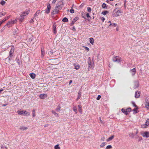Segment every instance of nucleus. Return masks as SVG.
Returning <instances> with one entry per match:
<instances>
[{
  "label": "nucleus",
  "mask_w": 149,
  "mask_h": 149,
  "mask_svg": "<svg viewBox=\"0 0 149 149\" xmlns=\"http://www.w3.org/2000/svg\"><path fill=\"white\" fill-rule=\"evenodd\" d=\"M68 21V19L65 17L64 18L62 19V21L63 22H67Z\"/></svg>",
  "instance_id": "nucleus-29"
},
{
  "label": "nucleus",
  "mask_w": 149,
  "mask_h": 149,
  "mask_svg": "<svg viewBox=\"0 0 149 149\" xmlns=\"http://www.w3.org/2000/svg\"><path fill=\"white\" fill-rule=\"evenodd\" d=\"M39 96L41 99H44L47 97V95L45 94H43L40 95Z\"/></svg>",
  "instance_id": "nucleus-11"
},
{
  "label": "nucleus",
  "mask_w": 149,
  "mask_h": 149,
  "mask_svg": "<svg viewBox=\"0 0 149 149\" xmlns=\"http://www.w3.org/2000/svg\"><path fill=\"white\" fill-rule=\"evenodd\" d=\"M35 111V109H33L32 111V113H33L32 116L33 117H34L36 116Z\"/></svg>",
  "instance_id": "nucleus-31"
},
{
  "label": "nucleus",
  "mask_w": 149,
  "mask_h": 149,
  "mask_svg": "<svg viewBox=\"0 0 149 149\" xmlns=\"http://www.w3.org/2000/svg\"><path fill=\"white\" fill-rule=\"evenodd\" d=\"M5 2L4 1H3V0L1 1L0 2L1 4L3 5H4L5 4Z\"/></svg>",
  "instance_id": "nucleus-45"
},
{
  "label": "nucleus",
  "mask_w": 149,
  "mask_h": 149,
  "mask_svg": "<svg viewBox=\"0 0 149 149\" xmlns=\"http://www.w3.org/2000/svg\"><path fill=\"white\" fill-rule=\"evenodd\" d=\"M101 97V96L100 95H99L98 96L96 99L97 100H99L100 99Z\"/></svg>",
  "instance_id": "nucleus-49"
},
{
  "label": "nucleus",
  "mask_w": 149,
  "mask_h": 149,
  "mask_svg": "<svg viewBox=\"0 0 149 149\" xmlns=\"http://www.w3.org/2000/svg\"><path fill=\"white\" fill-rule=\"evenodd\" d=\"M108 12L107 11H105L103 12H102V14H103L104 15H105Z\"/></svg>",
  "instance_id": "nucleus-34"
},
{
  "label": "nucleus",
  "mask_w": 149,
  "mask_h": 149,
  "mask_svg": "<svg viewBox=\"0 0 149 149\" xmlns=\"http://www.w3.org/2000/svg\"><path fill=\"white\" fill-rule=\"evenodd\" d=\"M127 113L128 112H130L131 111V109L130 108H129L128 109H126Z\"/></svg>",
  "instance_id": "nucleus-48"
},
{
  "label": "nucleus",
  "mask_w": 149,
  "mask_h": 149,
  "mask_svg": "<svg viewBox=\"0 0 149 149\" xmlns=\"http://www.w3.org/2000/svg\"><path fill=\"white\" fill-rule=\"evenodd\" d=\"M134 106L135 107H137V106L135 104H134Z\"/></svg>",
  "instance_id": "nucleus-62"
},
{
  "label": "nucleus",
  "mask_w": 149,
  "mask_h": 149,
  "mask_svg": "<svg viewBox=\"0 0 149 149\" xmlns=\"http://www.w3.org/2000/svg\"><path fill=\"white\" fill-rule=\"evenodd\" d=\"M149 125V119H148L146 122L145 124L142 125L141 127L143 128H145L148 127Z\"/></svg>",
  "instance_id": "nucleus-3"
},
{
  "label": "nucleus",
  "mask_w": 149,
  "mask_h": 149,
  "mask_svg": "<svg viewBox=\"0 0 149 149\" xmlns=\"http://www.w3.org/2000/svg\"><path fill=\"white\" fill-rule=\"evenodd\" d=\"M136 71V70L135 68H134L133 69L131 70L130 71L133 76L135 74Z\"/></svg>",
  "instance_id": "nucleus-9"
},
{
  "label": "nucleus",
  "mask_w": 149,
  "mask_h": 149,
  "mask_svg": "<svg viewBox=\"0 0 149 149\" xmlns=\"http://www.w3.org/2000/svg\"><path fill=\"white\" fill-rule=\"evenodd\" d=\"M80 68V66L79 65H75L74 68L76 70H78Z\"/></svg>",
  "instance_id": "nucleus-27"
},
{
  "label": "nucleus",
  "mask_w": 149,
  "mask_h": 149,
  "mask_svg": "<svg viewBox=\"0 0 149 149\" xmlns=\"http://www.w3.org/2000/svg\"><path fill=\"white\" fill-rule=\"evenodd\" d=\"M18 31V29H16V30H15L14 31V35H17V32Z\"/></svg>",
  "instance_id": "nucleus-40"
},
{
  "label": "nucleus",
  "mask_w": 149,
  "mask_h": 149,
  "mask_svg": "<svg viewBox=\"0 0 149 149\" xmlns=\"http://www.w3.org/2000/svg\"><path fill=\"white\" fill-rule=\"evenodd\" d=\"M52 111V113L54 114L55 116H58V114L55 111Z\"/></svg>",
  "instance_id": "nucleus-32"
},
{
  "label": "nucleus",
  "mask_w": 149,
  "mask_h": 149,
  "mask_svg": "<svg viewBox=\"0 0 149 149\" xmlns=\"http://www.w3.org/2000/svg\"><path fill=\"white\" fill-rule=\"evenodd\" d=\"M59 144H58L54 146L55 149H60V147L59 146Z\"/></svg>",
  "instance_id": "nucleus-23"
},
{
  "label": "nucleus",
  "mask_w": 149,
  "mask_h": 149,
  "mask_svg": "<svg viewBox=\"0 0 149 149\" xmlns=\"http://www.w3.org/2000/svg\"><path fill=\"white\" fill-rule=\"evenodd\" d=\"M138 130H136V132H135L136 134H138Z\"/></svg>",
  "instance_id": "nucleus-59"
},
{
  "label": "nucleus",
  "mask_w": 149,
  "mask_h": 149,
  "mask_svg": "<svg viewBox=\"0 0 149 149\" xmlns=\"http://www.w3.org/2000/svg\"><path fill=\"white\" fill-rule=\"evenodd\" d=\"M140 95V93L139 92L136 91L135 92V97L136 98H139Z\"/></svg>",
  "instance_id": "nucleus-12"
},
{
  "label": "nucleus",
  "mask_w": 149,
  "mask_h": 149,
  "mask_svg": "<svg viewBox=\"0 0 149 149\" xmlns=\"http://www.w3.org/2000/svg\"><path fill=\"white\" fill-rule=\"evenodd\" d=\"M24 19V16H22V15H21L19 17V20L20 22H22Z\"/></svg>",
  "instance_id": "nucleus-20"
},
{
  "label": "nucleus",
  "mask_w": 149,
  "mask_h": 149,
  "mask_svg": "<svg viewBox=\"0 0 149 149\" xmlns=\"http://www.w3.org/2000/svg\"><path fill=\"white\" fill-rule=\"evenodd\" d=\"M114 135L111 136V137L109 138H108L109 140L110 141V140H112L114 138Z\"/></svg>",
  "instance_id": "nucleus-36"
},
{
  "label": "nucleus",
  "mask_w": 149,
  "mask_h": 149,
  "mask_svg": "<svg viewBox=\"0 0 149 149\" xmlns=\"http://www.w3.org/2000/svg\"><path fill=\"white\" fill-rule=\"evenodd\" d=\"M78 109L80 113H82L81 106L80 105H78Z\"/></svg>",
  "instance_id": "nucleus-18"
},
{
  "label": "nucleus",
  "mask_w": 149,
  "mask_h": 149,
  "mask_svg": "<svg viewBox=\"0 0 149 149\" xmlns=\"http://www.w3.org/2000/svg\"><path fill=\"white\" fill-rule=\"evenodd\" d=\"M10 17V16H8L6 17H5L3 19V21H4V22L6 20H7L8 19H9Z\"/></svg>",
  "instance_id": "nucleus-37"
},
{
  "label": "nucleus",
  "mask_w": 149,
  "mask_h": 149,
  "mask_svg": "<svg viewBox=\"0 0 149 149\" xmlns=\"http://www.w3.org/2000/svg\"><path fill=\"white\" fill-rule=\"evenodd\" d=\"M138 138L139 139V141H140L141 140H142V138L141 137V136H139L138 137Z\"/></svg>",
  "instance_id": "nucleus-52"
},
{
  "label": "nucleus",
  "mask_w": 149,
  "mask_h": 149,
  "mask_svg": "<svg viewBox=\"0 0 149 149\" xmlns=\"http://www.w3.org/2000/svg\"><path fill=\"white\" fill-rule=\"evenodd\" d=\"M29 13V12L28 11H26L24 12H23L21 14L24 17L26 16Z\"/></svg>",
  "instance_id": "nucleus-14"
},
{
  "label": "nucleus",
  "mask_w": 149,
  "mask_h": 149,
  "mask_svg": "<svg viewBox=\"0 0 149 149\" xmlns=\"http://www.w3.org/2000/svg\"><path fill=\"white\" fill-rule=\"evenodd\" d=\"M146 107L147 109H149V102H146Z\"/></svg>",
  "instance_id": "nucleus-33"
},
{
  "label": "nucleus",
  "mask_w": 149,
  "mask_h": 149,
  "mask_svg": "<svg viewBox=\"0 0 149 149\" xmlns=\"http://www.w3.org/2000/svg\"><path fill=\"white\" fill-rule=\"evenodd\" d=\"M40 10H38L34 15L35 18L38 16L40 12Z\"/></svg>",
  "instance_id": "nucleus-15"
},
{
  "label": "nucleus",
  "mask_w": 149,
  "mask_h": 149,
  "mask_svg": "<svg viewBox=\"0 0 149 149\" xmlns=\"http://www.w3.org/2000/svg\"><path fill=\"white\" fill-rule=\"evenodd\" d=\"M81 95V92L80 91H79L78 94V96L77 98V100H78L80 98Z\"/></svg>",
  "instance_id": "nucleus-26"
},
{
  "label": "nucleus",
  "mask_w": 149,
  "mask_h": 149,
  "mask_svg": "<svg viewBox=\"0 0 149 149\" xmlns=\"http://www.w3.org/2000/svg\"><path fill=\"white\" fill-rule=\"evenodd\" d=\"M47 9H46L45 12L47 14L49 13L50 12V10L51 9V6L49 4L47 5Z\"/></svg>",
  "instance_id": "nucleus-6"
},
{
  "label": "nucleus",
  "mask_w": 149,
  "mask_h": 149,
  "mask_svg": "<svg viewBox=\"0 0 149 149\" xmlns=\"http://www.w3.org/2000/svg\"><path fill=\"white\" fill-rule=\"evenodd\" d=\"M87 9H88V11L89 12H91V8L88 7V8H87Z\"/></svg>",
  "instance_id": "nucleus-50"
},
{
  "label": "nucleus",
  "mask_w": 149,
  "mask_h": 149,
  "mask_svg": "<svg viewBox=\"0 0 149 149\" xmlns=\"http://www.w3.org/2000/svg\"><path fill=\"white\" fill-rule=\"evenodd\" d=\"M138 109V108H135V109H134L133 110V111H134L135 112V113H137V110Z\"/></svg>",
  "instance_id": "nucleus-46"
},
{
  "label": "nucleus",
  "mask_w": 149,
  "mask_h": 149,
  "mask_svg": "<svg viewBox=\"0 0 149 149\" xmlns=\"http://www.w3.org/2000/svg\"><path fill=\"white\" fill-rule=\"evenodd\" d=\"M64 5L63 2L60 1L58 2L55 7V9L52 11L53 14H56L58 13L59 11L61 10Z\"/></svg>",
  "instance_id": "nucleus-1"
},
{
  "label": "nucleus",
  "mask_w": 149,
  "mask_h": 149,
  "mask_svg": "<svg viewBox=\"0 0 149 149\" xmlns=\"http://www.w3.org/2000/svg\"><path fill=\"white\" fill-rule=\"evenodd\" d=\"M129 135L130 137H132V138H133L134 137V134L133 133H130Z\"/></svg>",
  "instance_id": "nucleus-44"
},
{
  "label": "nucleus",
  "mask_w": 149,
  "mask_h": 149,
  "mask_svg": "<svg viewBox=\"0 0 149 149\" xmlns=\"http://www.w3.org/2000/svg\"><path fill=\"white\" fill-rule=\"evenodd\" d=\"M116 24L114 23H111V24H110L109 26H116Z\"/></svg>",
  "instance_id": "nucleus-39"
},
{
  "label": "nucleus",
  "mask_w": 149,
  "mask_h": 149,
  "mask_svg": "<svg viewBox=\"0 0 149 149\" xmlns=\"http://www.w3.org/2000/svg\"><path fill=\"white\" fill-rule=\"evenodd\" d=\"M29 75L31 77V78L33 79H34L35 78L36 76V74L33 73H30Z\"/></svg>",
  "instance_id": "nucleus-16"
},
{
  "label": "nucleus",
  "mask_w": 149,
  "mask_h": 149,
  "mask_svg": "<svg viewBox=\"0 0 149 149\" xmlns=\"http://www.w3.org/2000/svg\"><path fill=\"white\" fill-rule=\"evenodd\" d=\"M73 110L75 112V113L76 114L77 113V108L76 107H73Z\"/></svg>",
  "instance_id": "nucleus-28"
},
{
  "label": "nucleus",
  "mask_w": 149,
  "mask_h": 149,
  "mask_svg": "<svg viewBox=\"0 0 149 149\" xmlns=\"http://www.w3.org/2000/svg\"><path fill=\"white\" fill-rule=\"evenodd\" d=\"M53 28L54 29V33H56V25H53Z\"/></svg>",
  "instance_id": "nucleus-38"
},
{
  "label": "nucleus",
  "mask_w": 149,
  "mask_h": 149,
  "mask_svg": "<svg viewBox=\"0 0 149 149\" xmlns=\"http://www.w3.org/2000/svg\"><path fill=\"white\" fill-rule=\"evenodd\" d=\"M106 144V142L102 143L100 145V147L101 148H102Z\"/></svg>",
  "instance_id": "nucleus-30"
},
{
  "label": "nucleus",
  "mask_w": 149,
  "mask_h": 149,
  "mask_svg": "<svg viewBox=\"0 0 149 149\" xmlns=\"http://www.w3.org/2000/svg\"><path fill=\"white\" fill-rule=\"evenodd\" d=\"M17 112L18 114L19 115L22 114L23 115H24L23 114V111H22L21 110H19L17 111Z\"/></svg>",
  "instance_id": "nucleus-22"
},
{
  "label": "nucleus",
  "mask_w": 149,
  "mask_h": 149,
  "mask_svg": "<svg viewBox=\"0 0 149 149\" xmlns=\"http://www.w3.org/2000/svg\"><path fill=\"white\" fill-rule=\"evenodd\" d=\"M121 11L118 8H116L113 11V16L114 17H118L120 15Z\"/></svg>",
  "instance_id": "nucleus-2"
},
{
  "label": "nucleus",
  "mask_w": 149,
  "mask_h": 149,
  "mask_svg": "<svg viewBox=\"0 0 149 149\" xmlns=\"http://www.w3.org/2000/svg\"><path fill=\"white\" fill-rule=\"evenodd\" d=\"M86 17H91H91L89 15L88 13H87L86 14Z\"/></svg>",
  "instance_id": "nucleus-55"
},
{
  "label": "nucleus",
  "mask_w": 149,
  "mask_h": 149,
  "mask_svg": "<svg viewBox=\"0 0 149 149\" xmlns=\"http://www.w3.org/2000/svg\"><path fill=\"white\" fill-rule=\"evenodd\" d=\"M72 82V80H70L69 82V84H70Z\"/></svg>",
  "instance_id": "nucleus-60"
},
{
  "label": "nucleus",
  "mask_w": 149,
  "mask_h": 149,
  "mask_svg": "<svg viewBox=\"0 0 149 149\" xmlns=\"http://www.w3.org/2000/svg\"><path fill=\"white\" fill-rule=\"evenodd\" d=\"M99 120H100V123H102V124H103L104 123H103V121L102 120H101V118H100V117H99Z\"/></svg>",
  "instance_id": "nucleus-53"
},
{
  "label": "nucleus",
  "mask_w": 149,
  "mask_h": 149,
  "mask_svg": "<svg viewBox=\"0 0 149 149\" xmlns=\"http://www.w3.org/2000/svg\"><path fill=\"white\" fill-rule=\"evenodd\" d=\"M58 110L59 111L60 110V108H58L57 109H56V110Z\"/></svg>",
  "instance_id": "nucleus-64"
},
{
  "label": "nucleus",
  "mask_w": 149,
  "mask_h": 149,
  "mask_svg": "<svg viewBox=\"0 0 149 149\" xmlns=\"http://www.w3.org/2000/svg\"><path fill=\"white\" fill-rule=\"evenodd\" d=\"M113 61L115 62L119 63L120 61V60L119 58H117V56H116L113 58Z\"/></svg>",
  "instance_id": "nucleus-10"
},
{
  "label": "nucleus",
  "mask_w": 149,
  "mask_h": 149,
  "mask_svg": "<svg viewBox=\"0 0 149 149\" xmlns=\"http://www.w3.org/2000/svg\"><path fill=\"white\" fill-rule=\"evenodd\" d=\"M81 14H82V16H84V15L85 14V13H82Z\"/></svg>",
  "instance_id": "nucleus-61"
},
{
  "label": "nucleus",
  "mask_w": 149,
  "mask_h": 149,
  "mask_svg": "<svg viewBox=\"0 0 149 149\" xmlns=\"http://www.w3.org/2000/svg\"><path fill=\"white\" fill-rule=\"evenodd\" d=\"M3 91V89H0V93Z\"/></svg>",
  "instance_id": "nucleus-63"
},
{
  "label": "nucleus",
  "mask_w": 149,
  "mask_h": 149,
  "mask_svg": "<svg viewBox=\"0 0 149 149\" xmlns=\"http://www.w3.org/2000/svg\"><path fill=\"white\" fill-rule=\"evenodd\" d=\"M45 52L44 50L42 48L41 49V57L43 58L45 55Z\"/></svg>",
  "instance_id": "nucleus-13"
},
{
  "label": "nucleus",
  "mask_w": 149,
  "mask_h": 149,
  "mask_svg": "<svg viewBox=\"0 0 149 149\" xmlns=\"http://www.w3.org/2000/svg\"><path fill=\"white\" fill-rule=\"evenodd\" d=\"M101 19L102 20V22H104L105 20V18L103 17L101 18Z\"/></svg>",
  "instance_id": "nucleus-54"
},
{
  "label": "nucleus",
  "mask_w": 149,
  "mask_h": 149,
  "mask_svg": "<svg viewBox=\"0 0 149 149\" xmlns=\"http://www.w3.org/2000/svg\"><path fill=\"white\" fill-rule=\"evenodd\" d=\"M4 22V21H3V20H2V21H1V22H0V26Z\"/></svg>",
  "instance_id": "nucleus-58"
},
{
  "label": "nucleus",
  "mask_w": 149,
  "mask_h": 149,
  "mask_svg": "<svg viewBox=\"0 0 149 149\" xmlns=\"http://www.w3.org/2000/svg\"><path fill=\"white\" fill-rule=\"evenodd\" d=\"M53 52H52V51H50L49 53H48V54L49 55H52V54H53Z\"/></svg>",
  "instance_id": "nucleus-51"
},
{
  "label": "nucleus",
  "mask_w": 149,
  "mask_h": 149,
  "mask_svg": "<svg viewBox=\"0 0 149 149\" xmlns=\"http://www.w3.org/2000/svg\"><path fill=\"white\" fill-rule=\"evenodd\" d=\"M6 13H0V17L3 16H4L6 14Z\"/></svg>",
  "instance_id": "nucleus-43"
},
{
  "label": "nucleus",
  "mask_w": 149,
  "mask_h": 149,
  "mask_svg": "<svg viewBox=\"0 0 149 149\" xmlns=\"http://www.w3.org/2000/svg\"><path fill=\"white\" fill-rule=\"evenodd\" d=\"M14 51V47H12L9 53H10V55L9 57H11L12 56L13 54V52Z\"/></svg>",
  "instance_id": "nucleus-7"
},
{
  "label": "nucleus",
  "mask_w": 149,
  "mask_h": 149,
  "mask_svg": "<svg viewBox=\"0 0 149 149\" xmlns=\"http://www.w3.org/2000/svg\"><path fill=\"white\" fill-rule=\"evenodd\" d=\"M23 114L24 115H26V116H28L30 115V113L29 112H27L26 111H23Z\"/></svg>",
  "instance_id": "nucleus-19"
},
{
  "label": "nucleus",
  "mask_w": 149,
  "mask_h": 149,
  "mask_svg": "<svg viewBox=\"0 0 149 149\" xmlns=\"http://www.w3.org/2000/svg\"><path fill=\"white\" fill-rule=\"evenodd\" d=\"M102 7L103 8H107V7L106 6V5L105 3H103L102 5Z\"/></svg>",
  "instance_id": "nucleus-35"
},
{
  "label": "nucleus",
  "mask_w": 149,
  "mask_h": 149,
  "mask_svg": "<svg viewBox=\"0 0 149 149\" xmlns=\"http://www.w3.org/2000/svg\"><path fill=\"white\" fill-rule=\"evenodd\" d=\"M83 47L85 48V49L86 50V51L87 52H88L89 50V48L85 46H83Z\"/></svg>",
  "instance_id": "nucleus-42"
},
{
  "label": "nucleus",
  "mask_w": 149,
  "mask_h": 149,
  "mask_svg": "<svg viewBox=\"0 0 149 149\" xmlns=\"http://www.w3.org/2000/svg\"><path fill=\"white\" fill-rule=\"evenodd\" d=\"M70 12L71 13H73L74 12V10L72 9V8L70 10Z\"/></svg>",
  "instance_id": "nucleus-47"
},
{
  "label": "nucleus",
  "mask_w": 149,
  "mask_h": 149,
  "mask_svg": "<svg viewBox=\"0 0 149 149\" xmlns=\"http://www.w3.org/2000/svg\"><path fill=\"white\" fill-rule=\"evenodd\" d=\"M78 19L77 17H75L74 19L72 20L71 24L72 25H73L74 23L75 22H76Z\"/></svg>",
  "instance_id": "nucleus-21"
},
{
  "label": "nucleus",
  "mask_w": 149,
  "mask_h": 149,
  "mask_svg": "<svg viewBox=\"0 0 149 149\" xmlns=\"http://www.w3.org/2000/svg\"><path fill=\"white\" fill-rule=\"evenodd\" d=\"M143 137L148 138L149 137V132L147 131L141 134Z\"/></svg>",
  "instance_id": "nucleus-5"
},
{
  "label": "nucleus",
  "mask_w": 149,
  "mask_h": 149,
  "mask_svg": "<svg viewBox=\"0 0 149 149\" xmlns=\"http://www.w3.org/2000/svg\"><path fill=\"white\" fill-rule=\"evenodd\" d=\"M112 146L111 145L107 146L106 147V149H109L112 148Z\"/></svg>",
  "instance_id": "nucleus-41"
},
{
  "label": "nucleus",
  "mask_w": 149,
  "mask_h": 149,
  "mask_svg": "<svg viewBox=\"0 0 149 149\" xmlns=\"http://www.w3.org/2000/svg\"><path fill=\"white\" fill-rule=\"evenodd\" d=\"M17 20L16 19H15L11 21H10L7 23V24L5 26L9 25V26L8 27H10V26H11L13 24L16 23L17 22Z\"/></svg>",
  "instance_id": "nucleus-4"
},
{
  "label": "nucleus",
  "mask_w": 149,
  "mask_h": 149,
  "mask_svg": "<svg viewBox=\"0 0 149 149\" xmlns=\"http://www.w3.org/2000/svg\"><path fill=\"white\" fill-rule=\"evenodd\" d=\"M139 86V82L138 81H135L134 83L133 87L134 88H138Z\"/></svg>",
  "instance_id": "nucleus-8"
},
{
  "label": "nucleus",
  "mask_w": 149,
  "mask_h": 149,
  "mask_svg": "<svg viewBox=\"0 0 149 149\" xmlns=\"http://www.w3.org/2000/svg\"><path fill=\"white\" fill-rule=\"evenodd\" d=\"M122 111L123 113L126 114V115H127L128 114L127 110L126 109H122Z\"/></svg>",
  "instance_id": "nucleus-25"
},
{
  "label": "nucleus",
  "mask_w": 149,
  "mask_h": 149,
  "mask_svg": "<svg viewBox=\"0 0 149 149\" xmlns=\"http://www.w3.org/2000/svg\"><path fill=\"white\" fill-rule=\"evenodd\" d=\"M90 42L92 45H93L94 43V39L92 38H90Z\"/></svg>",
  "instance_id": "nucleus-17"
},
{
  "label": "nucleus",
  "mask_w": 149,
  "mask_h": 149,
  "mask_svg": "<svg viewBox=\"0 0 149 149\" xmlns=\"http://www.w3.org/2000/svg\"><path fill=\"white\" fill-rule=\"evenodd\" d=\"M34 22V20H33V19H31L30 21V23H32Z\"/></svg>",
  "instance_id": "nucleus-57"
},
{
  "label": "nucleus",
  "mask_w": 149,
  "mask_h": 149,
  "mask_svg": "<svg viewBox=\"0 0 149 149\" xmlns=\"http://www.w3.org/2000/svg\"><path fill=\"white\" fill-rule=\"evenodd\" d=\"M57 0H54L52 1V3L54 4H55Z\"/></svg>",
  "instance_id": "nucleus-56"
},
{
  "label": "nucleus",
  "mask_w": 149,
  "mask_h": 149,
  "mask_svg": "<svg viewBox=\"0 0 149 149\" xmlns=\"http://www.w3.org/2000/svg\"><path fill=\"white\" fill-rule=\"evenodd\" d=\"M20 129L22 130H24L27 129V127H25L22 126L20 127Z\"/></svg>",
  "instance_id": "nucleus-24"
}]
</instances>
